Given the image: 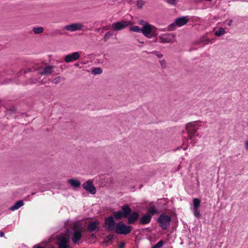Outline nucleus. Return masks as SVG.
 Segmentation results:
<instances>
[{
	"instance_id": "obj_33",
	"label": "nucleus",
	"mask_w": 248,
	"mask_h": 248,
	"mask_svg": "<svg viewBox=\"0 0 248 248\" xmlns=\"http://www.w3.org/2000/svg\"><path fill=\"white\" fill-rule=\"evenodd\" d=\"M167 2L170 5H175L176 4V0H167Z\"/></svg>"
},
{
	"instance_id": "obj_10",
	"label": "nucleus",
	"mask_w": 248,
	"mask_h": 248,
	"mask_svg": "<svg viewBox=\"0 0 248 248\" xmlns=\"http://www.w3.org/2000/svg\"><path fill=\"white\" fill-rule=\"evenodd\" d=\"M186 129L187 132L189 139H192L197 129L195 128L193 124L191 123H189L186 125Z\"/></svg>"
},
{
	"instance_id": "obj_6",
	"label": "nucleus",
	"mask_w": 248,
	"mask_h": 248,
	"mask_svg": "<svg viewBox=\"0 0 248 248\" xmlns=\"http://www.w3.org/2000/svg\"><path fill=\"white\" fill-rule=\"evenodd\" d=\"M113 218H105L104 227L108 231H115L117 224L115 223Z\"/></svg>"
},
{
	"instance_id": "obj_19",
	"label": "nucleus",
	"mask_w": 248,
	"mask_h": 248,
	"mask_svg": "<svg viewBox=\"0 0 248 248\" xmlns=\"http://www.w3.org/2000/svg\"><path fill=\"white\" fill-rule=\"evenodd\" d=\"M98 222L94 221L89 224L88 229L90 232L94 231L97 228Z\"/></svg>"
},
{
	"instance_id": "obj_28",
	"label": "nucleus",
	"mask_w": 248,
	"mask_h": 248,
	"mask_svg": "<svg viewBox=\"0 0 248 248\" xmlns=\"http://www.w3.org/2000/svg\"><path fill=\"white\" fill-rule=\"evenodd\" d=\"M163 242L162 241H159L157 243H156L154 247L152 248H160L163 246Z\"/></svg>"
},
{
	"instance_id": "obj_4",
	"label": "nucleus",
	"mask_w": 248,
	"mask_h": 248,
	"mask_svg": "<svg viewBox=\"0 0 248 248\" xmlns=\"http://www.w3.org/2000/svg\"><path fill=\"white\" fill-rule=\"evenodd\" d=\"M58 248H70L68 238L64 234H61L57 237Z\"/></svg>"
},
{
	"instance_id": "obj_13",
	"label": "nucleus",
	"mask_w": 248,
	"mask_h": 248,
	"mask_svg": "<svg viewBox=\"0 0 248 248\" xmlns=\"http://www.w3.org/2000/svg\"><path fill=\"white\" fill-rule=\"evenodd\" d=\"M193 203L194 206V215L196 217H198L200 215V213L198 210V208L200 205L201 201L197 198H194L193 200Z\"/></svg>"
},
{
	"instance_id": "obj_43",
	"label": "nucleus",
	"mask_w": 248,
	"mask_h": 248,
	"mask_svg": "<svg viewBox=\"0 0 248 248\" xmlns=\"http://www.w3.org/2000/svg\"><path fill=\"white\" fill-rule=\"evenodd\" d=\"M30 71H31V69H28L26 71H25V73H27L28 72H30Z\"/></svg>"
},
{
	"instance_id": "obj_42",
	"label": "nucleus",
	"mask_w": 248,
	"mask_h": 248,
	"mask_svg": "<svg viewBox=\"0 0 248 248\" xmlns=\"http://www.w3.org/2000/svg\"><path fill=\"white\" fill-rule=\"evenodd\" d=\"M158 38H155L154 40H153V42H157Z\"/></svg>"
},
{
	"instance_id": "obj_22",
	"label": "nucleus",
	"mask_w": 248,
	"mask_h": 248,
	"mask_svg": "<svg viewBox=\"0 0 248 248\" xmlns=\"http://www.w3.org/2000/svg\"><path fill=\"white\" fill-rule=\"evenodd\" d=\"M225 32V29L222 27H220L217 31L215 32V34L217 36H220L224 34Z\"/></svg>"
},
{
	"instance_id": "obj_38",
	"label": "nucleus",
	"mask_w": 248,
	"mask_h": 248,
	"mask_svg": "<svg viewBox=\"0 0 248 248\" xmlns=\"http://www.w3.org/2000/svg\"><path fill=\"white\" fill-rule=\"evenodd\" d=\"M245 148L247 150H248V140H246L245 142Z\"/></svg>"
},
{
	"instance_id": "obj_45",
	"label": "nucleus",
	"mask_w": 248,
	"mask_h": 248,
	"mask_svg": "<svg viewBox=\"0 0 248 248\" xmlns=\"http://www.w3.org/2000/svg\"><path fill=\"white\" fill-rule=\"evenodd\" d=\"M35 194V192H33L31 194V195H34Z\"/></svg>"
},
{
	"instance_id": "obj_48",
	"label": "nucleus",
	"mask_w": 248,
	"mask_h": 248,
	"mask_svg": "<svg viewBox=\"0 0 248 248\" xmlns=\"http://www.w3.org/2000/svg\"><path fill=\"white\" fill-rule=\"evenodd\" d=\"M139 42H140V43H141V44H143V43H144V42H140V41H139Z\"/></svg>"
},
{
	"instance_id": "obj_18",
	"label": "nucleus",
	"mask_w": 248,
	"mask_h": 248,
	"mask_svg": "<svg viewBox=\"0 0 248 248\" xmlns=\"http://www.w3.org/2000/svg\"><path fill=\"white\" fill-rule=\"evenodd\" d=\"M24 205V202L22 200H19L16 202L15 204L12 206L9 210L11 211H14L18 209L20 207Z\"/></svg>"
},
{
	"instance_id": "obj_9",
	"label": "nucleus",
	"mask_w": 248,
	"mask_h": 248,
	"mask_svg": "<svg viewBox=\"0 0 248 248\" xmlns=\"http://www.w3.org/2000/svg\"><path fill=\"white\" fill-rule=\"evenodd\" d=\"M175 37V35L173 33L165 34L162 36H159L158 39L161 43H169L172 42Z\"/></svg>"
},
{
	"instance_id": "obj_37",
	"label": "nucleus",
	"mask_w": 248,
	"mask_h": 248,
	"mask_svg": "<svg viewBox=\"0 0 248 248\" xmlns=\"http://www.w3.org/2000/svg\"><path fill=\"white\" fill-rule=\"evenodd\" d=\"M125 246V243L123 242V243H121L120 245H119V248H124Z\"/></svg>"
},
{
	"instance_id": "obj_14",
	"label": "nucleus",
	"mask_w": 248,
	"mask_h": 248,
	"mask_svg": "<svg viewBox=\"0 0 248 248\" xmlns=\"http://www.w3.org/2000/svg\"><path fill=\"white\" fill-rule=\"evenodd\" d=\"M189 20L187 16H180L175 19V23L178 27H181L188 23Z\"/></svg>"
},
{
	"instance_id": "obj_11",
	"label": "nucleus",
	"mask_w": 248,
	"mask_h": 248,
	"mask_svg": "<svg viewBox=\"0 0 248 248\" xmlns=\"http://www.w3.org/2000/svg\"><path fill=\"white\" fill-rule=\"evenodd\" d=\"M171 221V218H158L157 222L159 223L160 226L164 230L168 228Z\"/></svg>"
},
{
	"instance_id": "obj_20",
	"label": "nucleus",
	"mask_w": 248,
	"mask_h": 248,
	"mask_svg": "<svg viewBox=\"0 0 248 248\" xmlns=\"http://www.w3.org/2000/svg\"><path fill=\"white\" fill-rule=\"evenodd\" d=\"M44 29L42 27H35L32 29V31L35 34H40L43 32Z\"/></svg>"
},
{
	"instance_id": "obj_5",
	"label": "nucleus",
	"mask_w": 248,
	"mask_h": 248,
	"mask_svg": "<svg viewBox=\"0 0 248 248\" xmlns=\"http://www.w3.org/2000/svg\"><path fill=\"white\" fill-rule=\"evenodd\" d=\"M84 189L92 195H94L96 192V188L93 185V182L91 180H88L82 185Z\"/></svg>"
},
{
	"instance_id": "obj_34",
	"label": "nucleus",
	"mask_w": 248,
	"mask_h": 248,
	"mask_svg": "<svg viewBox=\"0 0 248 248\" xmlns=\"http://www.w3.org/2000/svg\"><path fill=\"white\" fill-rule=\"evenodd\" d=\"M158 217H170V216L166 215L165 213H163V212L162 213H160L159 214Z\"/></svg>"
},
{
	"instance_id": "obj_12",
	"label": "nucleus",
	"mask_w": 248,
	"mask_h": 248,
	"mask_svg": "<svg viewBox=\"0 0 248 248\" xmlns=\"http://www.w3.org/2000/svg\"><path fill=\"white\" fill-rule=\"evenodd\" d=\"M79 56L78 52H75L72 54L66 55L64 57V60L67 63L71 62L78 59Z\"/></svg>"
},
{
	"instance_id": "obj_21",
	"label": "nucleus",
	"mask_w": 248,
	"mask_h": 248,
	"mask_svg": "<svg viewBox=\"0 0 248 248\" xmlns=\"http://www.w3.org/2000/svg\"><path fill=\"white\" fill-rule=\"evenodd\" d=\"M129 29L130 31H132L135 32H141L142 29L138 26H132L129 27Z\"/></svg>"
},
{
	"instance_id": "obj_1",
	"label": "nucleus",
	"mask_w": 248,
	"mask_h": 248,
	"mask_svg": "<svg viewBox=\"0 0 248 248\" xmlns=\"http://www.w3.org/2000/svg\"><path fill=\"white\" fill-rule=\"evenodd\" d=\"M168 207L166 203L157 202L155 204L150 202L147 205L140 204L130 207L126 204L121 206V210L113 212V216L108 217H152L159 215Z\"/></svg>"
},
{
	"instance_id": "obj_23",
	"label": "nucleus",
	"mask_w": 248,
	"mask_h": 248,
	"mask_svg": "<svg viewBox=\"0 0 248 248\" xmlns=\"http://www.w3.org/2000/svg\"><path fill=\"white\" fill-rule=\"evenodd\" d=\"M102 69L100 67H97L93 69L92 71V73L93 75H99L102 73Z\"/></svg>"
},
{
	"instance_id": "obj_3",
	"label": "nucleus",
	"mask_w": 248,
	"mask_h": 248,
	"mask_svg": "<svg viewBox=\"0 0 248 248\" xmlns=\"http://www.w3.org/2000/svg\"><path fill=\"white\" fill-rule=\"evenodd\" d=\"M132 230L131 226L127 225L123 222L121 221L117 223L115 232L118 234L126 235L130 233Z\"/></svg>"
},
{
	"instance_id": "obj_7",
	"label": "nucleus",
	"mask_w": 248,
	"mask_h": 248,
	"mask_svg": "<svg viewBox=\"0 0 248 248\" xmlns=\"http://www.w3.org/2000/svg\"><path fill=\"white\" fill-rule=\"evenodd\" d=\"M83 26L80 23H75L66 25L64 27V30L68 31H75L82 30Z\"/></svg>"
},
{
	"instance_id": "obj_31",
	"label": "nucleus",
	"mask_w": 248,
	"mask_h": 248,
	"mask_svg": "<svg viewBox=\"0 0 248 248\" xmlns=\"http://www.w3.org/2000/svg\"><path fill=\"white\" fill-rule=\"evenodd\" d=\"M62 78L61 77H56L54 79L53 82L56 84H58L61 81Z\"/></svg>"
},
{
	"instance_id": "obj_24",
	"label": "nucleus",
	"mask_w": 248,
	"mask_h": 248,
	"mask_svg": "<svg viewBox=\"0 0 248 248\" xmlns=\"http://www.w3.org/2000/svg\"><path fill=\"white\" fill-rule=\"evenodd\" d=\"M113 35V33L109 31H108L107 32H106L104 36V41L105 42H107L109 39V38L110 37V36H111L112 35Z\"/></svg>"
},
{
	"instance_id": "obj_47",
	"label": "nucleus",
	"mask_w": 248,
	"mask_h": 248,
	"mask_svg": "<svg viewBox=\"0 0 248 248\" xmlns=\"http://www.w3.org/2000/svg\"><path fill=\"white\" fill-rule=\"evenodd\" d=\"M206 1H212V0H205Z\"/></svg>"
},
{
	"instance_id": "obj_27",
	"label": "nucleus",
	"mask_w": 248,
	"mask_h": 248,
	"mask_svg": "<svg viewBox=\"0 0 248 248\" xmlns=\"http://www.w3.org/2000/svg\"><path fill=\"white\" fill-rule=\"evenodd\" d=\"M144 4L145 2L142 0H138L137 1V6L138 8L141 9L143 7Z\"/></svg>"
},
{
	"instance_id": "obj_15",
	"label": "nucleus",
	"mask_w": 248,
	"mask_h": 248,
	"mask_svg": "<svg viewBox=\"0 0 248 248\" xmlns=\"http://www.w3.org/2000/svg\"><path fill=\"white\" fill-rule=\"evenodd\" d=\"M81 231L80 230H76L73 235L72 241L74 244L77 243L81 238Z\"/></svg>"
},
{
	"instance_id": "obj_36",
	"label": "nucleus",
	"mask_w": 248,
	"mask_h": 248,
	"mask_svg": "<svg viewBox=\"0 0 248 248\" xmlns=\"http://www.w3.org/2000/svg\"><path fill=\"white\" fill-rule=\"evenodd\" d=\"M160 63L163 67H166V62L164 60L160 61Z\"/></svg>"
},
{
	"instance_id": "obj_16",
	"label": "nucleus",
	"mask_w": 248,
	"mask_h": 248,
	"mask_svg": "<svg viewBox=\"0 0 248 248\" xmlns=\"http://www.w3.org/2000/svg\"><path fill=\"white\" fill-rule=\"evenodd\" d=\"M54 66L53 65H48L45 67L43 70L39 72V74L41 75H48L51 74L53 72L52 69Z\"/></svg>"
},
{
	"instance_id": "obj_46",
	"label": "nucleus",
	"mask_w": 248,
	"mask_h": 248,
	"mask_svg": "<svg viewBox=\"0 0 248 248\" xmlns=\"http://www.w3.org/2000/svg\"><path fill=\"white\" fill-rule=\"evenodd\" d=\"M197 2H200L202 1V0H196Z\"/></svg>"
},
{
	"instance_id": "obj_26",
	"label": "nucleus",
	"mask_w": 248,
	"mask_h": 248,
	"mask_svg": "<svg viewBox=\"0 0 248 248\" xmlns=\"http://www.w3.org/2000/svg\"><path fill=\"white\" fill-rule=\"evenodd\" d=\"M176 26V23H175V21H174L173 23L170 24L168 26V30L169 31H172L174 30L175 29V26Z\"/></svg>"
},
{
	"instance_id": "obj_17",
	"label": "nucleus",
	"mask_w": 248,
	"mask_h": 248,
	"mask_svg": "<svg viewBox=\"0 0 248 248\" xmlns=\"http://www.w3.org/2000/svg\"><path fill=\"white\" fill-rule=\"evenodd\" d=\"M67 182L73 188L79 187L81 185L80 181L77 179H75V178L69 179L67 180Z\"/></svg>"
},
{
	"instance_id": "obj_29",
	"label": "nucleus",
	"mask_w": 248,
	"mask_h": 248,
	"mask_svg": "<svg viewBox=\"0 0 248 248\" xmlns=\"http://www.w3.org/2000/svg\"><path fill=\"white\" fill-rule=\"evenodd\" d=\"M113 236V235L111 234L107 236L105 239V243H108L109 241H111L112 240Z\"/></svg>"
},
{
	"instance_id": "obj_40",
	"label": "nucleus",
	"mask_w": 248,
	"mask_h": 248,
	"mask_svg": "<svg viewBox=\"0 0 248 248\" xmlns=\"http://www.w3.org/2000/svg\"><path fill=\"white\" fill-rule=\"evenodd\" d=\"M0 236L1 237H4V232H2V231H1V232H0Z\"/></svg>"
},
{
	"instance_id": "obj_35",
	"label": "nucleus",
	"mask_w": 248,
	"mask_h": 248,
	"mask_svg": "<svg viewBox=\"0 0 248 248\" xmlns=\"http://www.w3.org/2000/svg\"><path fill=\"white\" fill-rule=\"evenodd\" d=\"M55 33L56 35H62L63 34L62 32L60 30H56L55 31Z\"/></svg>"
},
{
	"instance_id": "obj_39",
	"label": "nucleus",
	"mask_w": 248,
	"mask_h": 248,
	"mask_svg": "<svg viewBox=\"0 0 248 248\" xmlns=\"http://www.w3.org/2000/svg\"><path fill=\"white\" fill-rule=\"evenodd\" d=\"M232 19H230V20L229 21L228 23V26H231V24H232Z\"/></svg>"
},
{
	"instance_id": "obj_41",
	"label": "nucleus",
	"mask_w": 248,
	"mask_h": 248,
	"mask_svg": "<svg viewBox=\"0 0 248 248\" xmlns=\"http://www.w3.org/2000/svg\"><path fill=\"white\" fill-rule=\"evenodd\" d=\"M33 248H43L39 246V245H35L33 247Z\"/></svg>"
},
{
	"instance_id": "obj_44",
	"label": "nucleus",
	"mask_w": 248,
	"mask_h": 248,
	"mask_svg": "<svg viewBox=\"0 0 248 248\" xmlns=\"http://www.w3.org/2000/svg\"><path fill=\"white\" fill-rule=\"evenodd\" d=\"M75 66H79V63H76L75 64Z\"/></svg>"
},
{
	"instance_id": "obj_2",
	"label": "nucleus",
	"mask_w": 248,
	"mask_h": 248,
	"mask_svg": "<svg viewBox=\"0 0 248 248\" xmlns=\"http://www.w3.org/2000/svg\"><path fill=\"white\" fill-rule=\"evenodd\" d=\"M139 24L142 25V33L148 38L155 37L158 35L157 29L152 25L149 24L147 21L143 20H140Z\"/></svg>"
},
{
	"instance_id": "obj_32",
	"label": "nucleus",
	"mask_w": 248,
	"mask_h": 248,
	"mask_svg": "<svg viewBox=\"0 0 248 248\" xmlns=\"http://www.w3.org/2000/svg\"><path fill=\"white\" fill-rule=\"evenodd\" d=\"M138 218H128V223L129 224L134 223Z\"/></svg>"
},
{
	"instance_id": "obj_25",
	"label": "nucleus",
	"mask_w": 248,
	"mask_h": 248,
	"mask_svg": "<svg viewBox=\"0 0 248 248\" xmlns=\"http://www.w3.org/2000/svg\"><path fill=\"white\" fill-rule=\"evenodd\" d=\"M151 218H140V223L142 224H146L150 222Z\"/></svg>"
},
{
	"instance_id": "obj_30",
	"label": "nucleus",
	"mask_w": 248,
	"mask_h": 248,
	"mask_svg": "<svg viewBox=\"0 0 248 248\" xmlns=\"http://www.w3.org/2000/svg\"><path fill=\"white\" fill-rule=\"evenodd\" d=\"M149 54H155L158 58H161L163 57V55L162 54L158 53L157 51H153L149 53Z\"/></svg>"
},
{
	"instance_id": "obj_8",
	"label": "nucleus",
	"mask_w": 248,
	"mask_h": 248,
	"mask_svg": "<svg viewBox=\"0 0 248 248\" xmlns=\"http://www.w3.org/2000/svg\"><path fill=\"white\" fill-rule=\"evenodd\" d=\"M128 21H122L114 22L112 24L111 26L114 31H119L128 27Z\"/></svg>"
}]
</instances>
